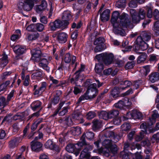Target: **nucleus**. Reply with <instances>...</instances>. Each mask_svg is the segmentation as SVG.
<instances>
[{
	"instance_id": "obj_47",
	"label": "nucleus",
	"mask_w": 159,
	"mask_h": 159,
	"mask_svg": "<svg viewBox=\"0 0 159 159\" xmlns=\"http://www.w3.org/2000/svg\"><path fill=\"white\" fill-rule=\"evenodd\" d=\"M131 100H123L124 110L128 108L131 104Z\"/></svg>"
},
{
	"instance_id": "obj_22",
	"label": "nucleus",
	"mask_w": 159,
	"mask_h": 159,
	"mask_svg": "<svg viewBox=\"0 0 159 159\" xmlns=\"http://www.w3.org/2000/svg\"><path fill=\"white\" fill-rule=\"evenodd\" d=\"M72 16L70 11H64L63 13L62 18L63 21H68L72 18Z\"/></svg>"
},
{
	"instance_id": "obj_44",
	"label": "nucleus",
	"mask_w": 159,
	"mask_h": 159,
	"mask_svg": "<svg viewBox=\"0 0 159 159\" xmlns=\"http://www.w3.org/2000/svg\"><path fill=\"white\" fill-rule=\"evenodd\" d=\"M158 117H159V114L158 115L156 113H153L151 117L149 119L151 125L155 122L156 118Z\"/></svg>"
},
{
	"instance_id": "obj_39",
	"label": "nucleus",
	"mask_w": 159,
	"mask_h": 159,
	"mask_svg": "<svg viewBox=\"0 0 159 159\" xmlns=\"http://www.w3.org/2000/svg\"><path fill=\"white\" fill-rule=\"evenodd\" d=\"M109 118L115 117L118 116L119 114V112L116 110H112L109 112Z\"/></svg>"
},
{
	"instance_id": "obj_21",
	"label": "nucleus",
	"mask_w": 159,
	"mask_h": 159,
	"mask_svg": "<svg viewBox=\"0 0 159 159\" xmlns=\"http://www.w3.org/2000/svg\"><path fill=\"white\" fill-rule=\"evenodd\" d=\"M132 85V82L128 80H125L120 82L119 83V87L120 89L124 90L125 89L129 87Z\"/></svg>"
},
{
	"instance_id": "obj_16",
	"label": "nucleus",
	"mask_w": 159,
	"mask_h": 159,
	"mask_svg": "<svg viewBox=\"0 0 159 159\" xmlns=\"http://www.w3.org/2000/svg\"><path fill=\"white\" fill-rule=\"evenodd\" d=\"M42 146V144L39 142L34 141L31 142V148L33 151H39Z\"/></svg>"
},
{
	"instance_id": "obj_62",
	"label": "nucleus",
	"mask_w": 159,
	"mask_h": 159,
	"mask_svg": "<svg viewBox=\"0 0 159 159\" xmlns=\"http://www.w3.org/2000/svg\"><path fill=\"white\" fill-rule=\"evenodd\" d=\"M134 114L133 113V110L131 111H129L127 113L126 115V119H127L133 118Z\"/></svg>"
},
{
	"instance_id": "obj_9",
	"label": "nucleus",
	"mask_w": 159,
	"mask_h": 159,
	"mask_svg": "<svg viewBox=\"0 0 159 159\" xmlns=\"http://www.w3.org/2000/svg\"><path fill=\"white\" fill-rule=\"evenodd\" d=\"M113 57L114 56L112 54H107L105 53L102 61L105 64L109 65L112 62Z\"/></svg>"
},
{
	"instance_id": "obj_49",
	"label": "nucleus",
	"mask_w": 159,
	"mask_h": 159,
	"mask_svg": "<svg viewBox=\"0 0 159 159\" xmlns=\"http://www.w3.org/2000/svg\"><path fill=\"white\" fill-rule=\"evenodd\" d=\"M153 30L156 33L159 32V20L155 22L154 24Z\"/></svg>"
},
{
	"instance_id": "obj_24",
	"label": "nucleus",
	"mask_w": 159,
	"mask_h": 159,
	"mask_svg": "<svg viewBox=\"0 0 159 159\" xmlns=\"http://www.w3.org/2000/svg\"><path fill=\"white\" fill-rule=\"evenodd\" d=\"M80 74V73L77 71L75 73V76L70 79V81L71 84H75L76 86L77 85V81L79 79Z\"/></svg>"
},
{
	"instance_id": "obj_8",
	"label": "nucleus",
	"mask_w": 159,
	"mask_h": 159,
	"mask_svg": "<svg viewBox=\"0 0 159 159\" xmlns=\"http://www.w3.org/2000/svg\"><path fill=\"white\" fill-rule=\"evenodd\" d=\"M47 6V4L46 1L44 0H43L40 4L36 5L34 6V9L36 12L40 13L45 9Z\"/></svg>"
},
{
	"instance_id": "obj_6",
	"label": "nucleus",
	"mask_w": 159,
	"mask_h": 159,
	"mask_svg": "<svg viewBox=\"0 0 159 159\" xmlns=\"http://www.w3.org/2000/svg\"><path fill=\"white\" fill-rule=\"evenodd\" d=\"M32 60L34 62H39L42 59L43 54L39 49L34 48L31 51Z\"/></svg>"
},
{
	"instance_id": "obj_51",
	"label": "nucleus",
	"mask_w": 159,
	"mask_h": 159,
	"mask_svg": "<svg viewBox=\"0 0 159 159\" xmlns=\"http://www.w3.org/2000/svg\"><path fill=\"white\" fill-rule=\"evenodd\" d=\"M144 71V74L145 75H147L150 71V69L148 66H146L143 67V68L141 70Z\"/></svg>"
},
{
	"instance_id": "obj_63",
	"label": "nucleus",
	"mask_w": 159,
	"mask_h": 159,
	"mask_svg": "<svg viewBox=\"0 0 159 159\" xmlns=\"http://www.w3.org/2000/svg\"><path fill=\"white\" fill-rule=\"evenodd\" d=\"M144 134L142 132H140L139 135H137L136 137V140L137 141L141 140L144 137Z\"/></svg>"
},
{
	"instance_id": "obj_43",
	"label": "nucleus",
	"mask_w": 159,
	"mask_h": 159,
	"mask_svg": "<svg viewBox=\"0 0 159 159\" xmlns=\"http://www.w3.org/2000/svg\"><path fill=\"white\" fill-rule=\"evenodd\" d=\"M130 125L129 123H125L121 126V129L123 131H127L130 128Z\"/></svg>"
},
{
	"instance_id": "obj_59",
	"label": "nucleus",
	"mask_w": 159,
	"mask_h": 159,
	"mask_svg": "<svg viewBox=\"0 0 159 159\" xmlns=\"http://www.w3.org/2000/svg\"><path fill=\"white\" fill-rule=\"evenodd\" d=\"M115 63L117 66L121 67L124 65V61L122 60H118L116 61Z\"/></svg>"
},
{
	"instance_id": "obj_19",
	"label": "nucleus",
	"mask_w": 159,
	"mask_h": 159,
	"mask_svg": "<svg viewBox=\"0 0 159 159\" xmlns=\"http://www.w3.org/2000/svg\"><path fill=\"white\" fill-rule=\"evenodd\" d=\"M81 133V128L79 127L72 128L68 132L69 135H70V134H72L74 136L78 135Z\"/></svg>"
},
{
	"instance_id": "obj_13",
	"label": "nucleus",
	"mask_w": 159,
	"mask_h": 159,
	"mask_svg": "<svg viewBox=\"0 0 159 159\" xmlns=\"http://www.w3.org/2000/svg\"><path fill=\"white\" fill-rule=\"evenodd\" d=\"M68 35L65 33H57V39L58 41L60 43H65L67 40Z\"/></svg>"
},
{
	"instance_id": "obj_46",
	"label": "nucleus",
	"mask_w": 159,
	"mask_h": 159,
	"mask_svg": "<svg viewBox=\"0 0 159 159\" xmlns=\"http://www.w3.org/2000/svg\"><path fill=\"white\" fill-rule=\"evenodd\" d=\"M97 46L94 48V51L95 52H100L105 49L103 45H96Z\"/></svg>"
},
{
	"instance_id": "obj_17",
	"label": "nucleus",
	"mask_w": 159,
	"mask_h": 159,
	"mask_svg": "<svg viewBox=\"0 0 159 159\" xmlns=\"http://www.w3.org/2000/svg\"><path fill=\"white\" fill-rule=\"evenodd\" d=\"M104 69V66L102 62H99L96 64L95 70L96 73L100 75H103V70Z\"/></svg>"
},
{
	"instance_id": "obj_7",
	"label": "nucleus",
	"mask_w": 159,
	"mask_h": 159,
	"mask_svg": "<svg viewBox=\"0 0 159 159\" xmlns=\"http://www.w3.org/2000/svg\"><path fill=\"white\" fill-rule=\"evenodd\" d=\"M94 136V134L91 131L86 132L81 137L80 139V141L77 143V145L79 146L82 147L85 144V142L84 139L86 137L87 139L89 140H91L93 139Z\"/></svg>"
},
{
	"instance_id": "obj_27",
	"label": "nucleus",
	"mask_w": 159,
	"mask_h": 159,
	"mask_svg": "<svg viewBox=\"0 0 159 159\" xmlns=\"http://www.w3.org/2000/svg\"><path fill=\"white\" fill-rule=\"evenodd\" d=\"M7 56L6 55L3 54L2 57L0 59V63L1 66L2 67H5L8 63Z\"/></svg>"
},
{
	"instance_id": "obj_42",
	"label": "nucleus",
	"mask_w": 159,
	"mask_h": 159,
	"mask_svg": "<svg viewBox=\"0 0 159 159\" xmlns=\"http://www.w3.org/2000/svg\"><path fill=\"white\" fill-rule=\"evenodd\" d=\"M135 65V63L134 61L128 62L125 66L126 70L132 69Z\"/></svg>"
},
{
	"instance_id": "obj_1",
	"label": "nucleus",
	"mask_w": 159,
	"mask_h": 159,
	"mask_svg": "<svg viewBox=\"0 0 159 159\" xmlns=\"http://www.w3.org/2000/svg\"><path fill=\"white\" fill-rule=\"evenodd\" d=\"M111 21L114 28L113 32L122 36L125 35V29H132L133 27V24L128 18V15L123 13L119 16L118 11H115L113 13Z\"/></svg>"
},
{
	"instance_id": "obj_15",
	"label": "nucleus",
	"mask_w": 159,
	"mask_h": 159,
	"mask_svg": "<svg viewBox=\"0 0 159 159\" xmlns=\"http://www.w3.org/2000/svg\"><path fill=\"white\" fill-rule=\"evenodd\" d=\"M76 59L75 56L71 55L70 53H67L65 56L64 60L66 63H69L71 61V64L73 65L75 63Z\"/></svg>"
},
{
	"instance_id": "obj_64",
	"label": "nucleus",
	"mask_w": 159,
	"mask_h": 159,
	"mask_svg": "<svg viewBox=\"0 0 159 159\" xmlns=\"http://www.w3.org/2000/svg\"><path fill=\"white\" fill-rule=\"evenodd\" d=\"M78 31L77 30H75L74 32H73L71 35V38L74 39H77L78 36Z\"/></svg>"
},
{
	"instance_id": "obj_28",
	"label": "nucleus",
	"mask_w": 159,
	"mask_h": 159,
	"mask_svg": "<svg viewBox=\"0 0 159 159\" xmlns=\"http://www.w3.org/2000/svg\"><path fill=\"white\" fill-rule=\"evenodd\" d=\"M77 143L75 144V145L72 144H68L66 148V151L70 153L73 152L75 151V149L76 148V147L75 146L77 145ZM77 146H78L79 147L78 148L79 149L81 147L79 146L78 145H77Z\"/></svg>"
},
{
	"instance_id": "obj_54",
	"label": "nucleus",
	"mask_w": 159,
	"mask_h": 159,
	"mask_svg": "<svg viewBox=\"0 0 159 159\" xmlns=\"http://www.w3.org/2000/svg\"><path fill=\"white\" fill-rule=\"evenodd\" d=\"M17 145L16 141V139H13L10 142L9 146L11 148H15Z\"/></svg>"
},
{
	"instance_id": "obj_18",
	"label": "nucleus",
	"mask_w": 159,
	"mask_h": 159,
	"mask_svg": "<svg viewBox=\"0 0 159 159\" xmlns=\"http://www.w3.org/2000/svg\"><path fill=\"white\" fill-rule=\"evenodd\" d=\"M110 12V10L107 9L104 11L103 12L100 14V19L102 21L104 22L108 21L109 20Z\"/></svg>"
},
{
	"instance_id": "obj_48",
	"label": "nucleus",
	"mask_w": 159,
	"mask_h": 159,
	"mask_svg": "<svg viewBox=\"0 0 159 159\" xmlns=\"http://www.w3.org/2000/svg\"><path fill=\"white\" fill-rule=\"evenodd\" d=\"M145 41L143 39V38H142L141 35L139 36L137 38L136 41H135L136 44L139 46L143 43V42H144Z\"/></svg>"
},
{
	"instance_id": "obj_34",
	"label": "nucleus",
	"mask_w": 159,
	"mask_h": 159,
	"mask_svg": "<svg viewBox=\"0 0 159 159\" xmlns=\"http://www.w3.org/2000/svg\"><path fill=\"white\" fill-rule=\"evenodd\" d=\"M104 39L103 37H100L95 39L94 41V45H103L102 44L104 42Z\"/></svg>"
},
{
	"instance_id": "obj_11",
	"label": "nucleus",
	"mask_w": 159,
	"mask_h": 159,
	"mask_svg": "<svg viewBox=\"0 0 159 159\" xmlns=\"http://www.w3.org/2000/svg\"><path fill=\"white\" fill-rule=\"evenodd\" d=\"M149 80L152 83H154L159 80V72H155L151 73L149 75Z\"/></svg>"
},
{
	"instance_id": "obj_37",
	"label": "nucleus",
	"mask_w": 159,
	"mask_h": 159,
	"mask_svg": "<svg viewBox=\"0 0 159 159\" xmlns=\"http://www.w3.org/2000/svg\"><path fill=\"white\" fill-rule=\"evenodd\" d=\"M125 5V0H120L116 3V6L119 8H124Z\"/></svg>"
},
{
	"instance_id": "obj_36",
	"label": "nucleus",
	"mask_w": 159,
	"mask_h": 159,
	"mask_svg": "<svg viewBox=\"0 0 159 159\" xmlns=\"http://www.w3.org/2000/svg\"><path fill=\"white\" fill-rule=\"evenodd\" d=\"M133 113L134 114L133 119H141L143 117L142 113L136 110H133Z\"/></svg>"
},
{
	"instance_id": "obj_41",
	"label": "nucleus",
	"mask_w": 159,
	"mask_h": 159,
	"mask_svg": "<svg viewBox=\"0 0 159 159\" xmlns=\"http://www.w3.org/2000/svg\"><path fill=\"white\" fill-rule=\"evenodd\" d=\"M146 15V11L143 9H139L138 16L141 19H143Z\"/></svg>"
},
{
	"instance_id": "obj_53",
	"label": "nucleus",
	"mask_w": 159,
	"mask_h": 159,
	"mask_svg": "<svg viewBox=\"0 0 159 159\" xmlns=\"http://www.w3.org/2000/svg\"><path fill=\"white\" fill-rule=\"evenodd\" d=\"M153 16L156 20H159V11L156 9L153 12Z\"/></svg>"
},
{
	"instance_id": "obj_35",
	"label": "nucleus",
	"mask_w": 159,
	"mask_h": 159,
	"mask_svg": "<svg viewBox=\"0 0 159 159\" xmlns=\"http://www.w3.org/2000/svg\"><path fill=\"white\" fill-rule=\"evenodd\" d=\"M41 102L38 100L34 101L31 105L32 109L34 111L41 105Z\"/></svg>"
},
{
	"instance_id": "obj_32",
	"label": "nucleus",
	"mask_w": 159,
	"mask_h": 159,
	"mask_svg": "<svg viewBox=\"0 0 159 159\" xmlns=\"http://www.w3.org/2000/svg\"><path fill=\"white\" fill-rule=\"evenodd\" d=\"M39 34L37 32H34L29 35L28 39L29 40H35L39 37Z\"/></svg>"
},
{
	"instance_id": "obj_5",
	"label": "nucleus",
	"mask_w": 159,
	"mask_h": 159,
	"mask_svg": "<svg viewBox=\"0 0 159 159\" xmlns=\"http://www.w3.org/2000/svg\"><path fill=\"white\" fill-rule=\"evenodd\" d=\"M120 90V88L116 87L114 89H112L111 91L110 95L113 98H116L118 96L124 97L131 94L133 93V89H129L125 92L122 93L119 95Z\"/></svg>"
},
{
	"instance_id": "obj_52",
	"label": "nucleus",
	"mask_w": 159,
	"mask_h": 159,
	"mask_svg": "<svg viewBox=\"0 0 159 159\" xmlns=\"http://www.w3.org/2000/svg\"><path fill=\"white\" fill-rule=\"evenodd\" d=\"M132 17V22L136 24L139 23L141 20L139 16H138L137 15H136L135 16H133Z\"/></svg>"
},
{
	"instance_id": "obj_40",
	"label": "nucleus",
	"mask_w": 159,
	"mask_h": 159,
	"mask_svg": "<svg viewBox=\"0 0 159 159\" xmlns=\"http://www.w3.org/2000/svg\"><path fill=\"white\" fill-rule=\"evenodd\" d=\"M35 28L39 32L42 31L44 29V26L41 23H37L35 25Z\"/></svg>"
},
{
	"instance_id": "obj_10",
	"label": "nucleus",
	"mask_w": 159,
	"mask_h": 159,
	"mask_svg": "<svg viewBox=\"0 0 159 159\" xmlns=\"http://www.w3.org/2000/svg\"><path fill=\"white\" fill-rule=\"evenodd\" d=\"M47 86V84L46 82H42L39 88L36 90L34 91V95L38 96L41 95L42 93L46 89Z\"/></svg>"
},
{
	"instance_id": "obj_33",
	"label": "nucleus",
	"mask_w": 159,
	"mask_h": 159,
	"mask_svg": "<svg viewBox=\"0 0 159 159\" xmlns=\"http://www.w3.org/2000/svg\"><path fill=\"white\" fill-rule=\"evenodd\" d=\"M93 123V128L94 130H97L101 126V122L97 120H94Z\"/></svg>"
},
{
	"instance_id": "obj_4",
	"label": "nucleus",
	"mask_w": 159,
	"mask_h": 159,
	"mask_svg": "<svg viewBox=\"0 0 159 159\" xmlns=\"http://www.w3.org/2000/svg\"><path fill=\"white\" fill-rule=\"evenodd\" d=\"M69 24V21L56 20L54 22H50L49 24V26L51 30L55 31L57 29L64 27L68 25Z\"/></svg>"
},
{
	"instance_id": "obj_26",
	"label": "nucleus",
	"mask_w": 159,
	"mask_h": 159,
	"mask_svg": "<svg viewBox=\"0 0 159 159\" xmlns=\"http://www.w3.org/2000/svg\"><path fill=\"white\" fill-rule=\"evenodd\" d=\"M140 34L144 41H148L151 39V34L150 33L143 31Z\"/></svg>"
},
{
	"instance_id": "obj_61",
	"label": "nucleus",
	"mask_w": 159,
	"mask_h": 159,
	"mask_svg": "<svg viewBox=\"0 0 159 159\" xmlns=\"http://www.w3.org/2000/svg\"><path fill=\"white\" fill-rule=\"evenodd\" d=\"M147 16L149 18H151L153 16V13L152 14V10L151 8H148L147 9Z\"/></svg>"
},
{
	"instance_id": "obj_55",
	"label": "nucleus",
	"mask_w": 159,
	"mask_h": 159,
	"mask_svg": "<svg viewBox=\"0 0 159 159\" xmlns=\"http://www.w3.org/2000/svg\"><path fill=\"white\" fill-rule=\"evenodd\" d=\"M140 49H141L143 51H144L147 49L148 48V45L145 42H143V43L140 45Z\"/></svg>"
},
{
	"instance_id": "obj_31",
	"label": "nucleus",
	"mask_w": 159,
	"mask_h": 159,
	"mask_svg": "<svg viewBox=\"0 0 159 159\" xmlns=\"http://www.w3.org/2000/svg\"><path fill=\"white\" fill-rule=\"evenodd\" d=\"M42 75V72L40 70H36L31 75V77L33 79H37L41 77Z\"/></svg>"
},
{
	"instance_id": "obj_20",
	"label": "nucleus",
	"mask_w": 159,
	"mask_h": 159,
	"mask_svg": "<svg viewBox=\"0 0 159 159\" xmlns=\"http://www.w3.org/2000/svg\"><path fill=\"white\" fill-rule=\"evenodd\" d=\"M91 149L85 148L81 153L80 158L82 159H90V154L89 151Z\"/></svg>"
},
{
	"instance_id": "obj_45",
	"label": "nucleus",
	"mask_w": 159,
	"mask_h": 159,
	"mask_svg": "<svg viewBox=\"0 0 159 159\" xmlns=\"http://www.w3.org/2000/svg\"><path fill=\"white\" fill-rule=\"evenodd\" d=\"M140 128L141 129H142V132H141L143 133V134H144L147 133L148 128L147 127L146 123H142L140 126Z\"/></svg>"
},
{
	"instance_id": "obj_57",
	"label": "nucleus",
	"mask_w": 159,
	"mask_h": 159,
	"mask_svg": "<svg viewBox=\"0 0 159 159\" xmlns=\"http://www.w3.org/2000/svg\"><path fill=\"white\" fill-rule=\"evenodd\" d=\"M137 2L135 0H131L129 3V6L130 7H136L137 6Z\"/></svg>"
},
{
	"instance_id": "obj_58",
	"label": "nucleus",
	"mask_w": 159,
	"mask_h": 159,
	"mask_svg": "<svg viewBox=\"0 0 159 159\" xmlns=\"http://www.w3.org/2000/svg\"><path fill=\"white\" fill-rule=\"evenodd\" d=\"M7 100H0V109H2L7 104L8 102H6Z\"/></svg>"
},
{
	"instance_id": "obj_29",
	"label": "nucleus",
	"mask_w": 159,
	"mask_h": 159,
	"mask_svg": "<svg viewBox=\"0 0 159 159\" xmlns=\"http://www.w3.org/2000/svg\"><path fill=\"white\" fill-rule=\"evenodd\" d=\"M159 59L158 55L155 54L150 55L149 57V61L152 63H155Z\"/></svg>"
},
{
	"instance_id": "obj_12",
	"label": "nucleus",
	"mask_w": 159,
	"mask_h": 159,
	"mask_svg": "<svg viewBox=\"0 0 159 159\" xmlns=\"http://www.w3.org/2000/svg\"><path fill=\"white\" fill-rule=\"evenodd\" d=\"M13 49L14 52L18 56L23 54L26 51V48L25 47L20 45H16L14 47Z\"/></svg>"
},
{
	"instance_id": "obj_56",
	"label": "nucleus",
	"mask_w": 159,
	"mask_h": 159,
	"mask_svg": "<svg viewBox=\"0 0 159 159\" xmlns=\"http://www.w3.org/2000/svg\"><path fill=\"white\" fill-rule=\"evenodd\" d=\"M112 71V69L111 68L105 69L103 72V75H108L111 74Z\"/></svg>"
},
{
	"instance_id": "obj_30",
	"label": "nucleus",
	"mask_w": 159,
	"mask_h": 159,
	"mask_svg": "<svg viewBox=\"0 0 159 159\" xmlns=\"http://www.w3.org/2000/svg\"><path fill=\"white\" fill-rule=\"evenodd\" d=\"M109 112H107L105 111H102L99 114V116L100 118L103 119L107 120L109 118Z\"/></svg>"
},
{
	"instance_id": "obj_14",
	"label": "nucleus",
	"mask_w": 159,
	"mask_h": 159,
	"mask_svg": "<svg viewBox=\"0 0 159 159\" xmlns=\"http://www.w3.org/2000/svg\"><path fill=\"white\" fill-rule=\"evenodd\" d=\"M39 62V66L42 67L47 72H49L50 71V68L48 66V60L46 59L42 58Z\"/></svg>"
},
{
	"instance_id": "obj_23",
	"label": "nucleus",
	"mask_w": 159,
	"mask_h": 159,
	"mask_svg": "<svg viewBox=\"0 0 159 159\" xmlns=\"http://www.w3.org/2000/svg\"><path fill=\"white\" fill-rule=\"evenodd\" d=\"M45 147L48 149L51 150H55L56 148V145L51 140H48L44 145Z\"/></svg>"
},
{
	"instance_id": "obj_2",
	"label": "nucleus",
	"mask_w": 159,
	"mask_h": 159,
	"mask_svg": "<svg viewBox=\"0 0 159 159\" xmlns=\"http://www.w3.org/2000/svg\"><path fill=\"white\" fill-rule=\"evenodd\" d=\"M90 79H88L84 83L85 86L88 87V90L85 93L81 96L79 99H89L94 98L97 96L98 90L97 89L96 83L90 84Z\"/></svg>"
},
{
	"instance_id": "obj_50",
	"label": "nucleus",
	"mask_w": 159,
	"mask_h": 159,
	"mask_svg": "<svg viewBox=\"0 0 159 159\" xmlns=\"http://www.w3.org/2000/svg\"><path fill=\"white\" fill-rule=\"evenodd\" d=\"M95 116V113L93 111H89L86 117L88 119L90 120L94 118Z\"/></svg>"
},
{
	"instance_id": "obj_3",
	"label": "nucleus",
	"mask_w": 159,
	"mask_h": 159,
	"mask_svg": "<svg viewBox=\"0 0 159 159\" xmlns=\"http://www.w3.org/2000/svg\"><path fill=\"white\" fill-rule=\"evenodd\" d=\"M102 145L105 148H101L102 153H103L106 157H108L111 152L115 154L117 151L116 145H113L111 141L110 140H105L102 143Z\"/></svg>"
},
{
	"instance_id": "obj_60",
	"label": "nucleus",
	"mask_w": 159,
	"mask_h": 159,
	"mask_svg": "<svg viewBox=\"0 0 159 159\" xmlns=\"http://www.w3.org/2000/svg\"><path fill=\"white\" fill-rule=\"evenodd\" d=\"M142 156L140 152H137L133 156V159H142Z\"/></svg>"
},
{
	"instance_id": "obj_38",
	"label": "nucleus",
	"mask_w": 159,
	"mask_h": 159,
	"mask_svg": "<svg viewBox=\"0 0 159 159\" xmlns=\"http://www.w3.org/2000/svg\"><path fill=\"white\" fill-rule=\"evenodd\" d=\"M114 106L116 107L124 110L123 100H119L117 103L114 104Z\"/></svg>"
},
{
	"instance_id": "obj_25",
	"label": "nucleus",
	"mask_w": 159,
	"mask_h": 159,
	"mask_svg": "<svg viewBox=\"0 0 159 159\" xmlns=\"http://www.w3.org/2000/svg\"><path fill=\"white\" fill-rule=\"evenodd\" d=\"M147 57V54L145 53H142L137 58V62L138 64H139L143 63L146 60Z\"/></svg>"
}]
</instances>
